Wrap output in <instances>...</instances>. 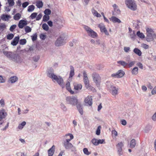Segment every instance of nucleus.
<instances>
[{
  "mask_svg": "<svg viewBox=\"0 0 156 156\" xmlns=\"http://www.w3.org/2000/svg\"><path fill=\"white\" fill-rule=\"evenodd\" d=\"M68 136H70V138L69 139H66V140L64 141V147L66 149H70L72 148L71 150L72 151H75L76 149L75 147L73 146L71 143L69 142L73 138L74 136L72 134L69 133L66 134L64 137Z\"/></svg>",
  "mask_w": 156,
  "mask_h": 156,
  "instance_id": "obj_1",
  "label": "nucleus"
},
{
  "mask_svg": "<svg viewBox=\"0 0 156 156\" xmlns=\"http://www.w3.org/2000/svg\"><path fill=\"white\" fill-rule=\"evenodd\" d=\"M48 76L52 79V80L54 81V80L56 81L58 84L60 85L62 88L65 87L63 79L60 76H58L53 73H49L48 74Z\"/></svg>",
  "mask_w": 156,
  "mask_h": 156,
  "instance_id": "obj_2",
  "label": "nucleus"
},
{
  "mask_svg": "<svg viewBox=\"0 0 156 156\" xmlns=\"http://www.w3.org/2000/svg\"><path fill=\"white\" fill-rule=\"evenodd\" d=\"M125 3L127 7L130 9L135 11L137 9V5L134 0H126Z\"/></svg>",
  "mask_w": 156,
  "mask_h": 156,
  "instance_id": "obj_3",
  "label": "nucleus"
},
{
  "mask_svg": "<svg viewBox=\"0 0 156 156\" xmlns=\"http://www.w3.org/2000/svg\"><path fill=\"white\" fill-rule=\"evenodd\" d=\"M3 53L7 57L11 58V59L14 61H17V59L19 58V56L16 54L13 53L11 52L3 51Z\"/></svg>",
  "mask_w": 156,
  "mask_h": 156,
  "instance_id": "obj_4",
  "label": "nucleus"
},
{
  "mask_svg": "<svg viewBox=\"0 0 156 156\" xmlns=\"http://www.w3.org/2000/svg\"><path fill=\"white\" fill-rule=\"evenodd\" d=\"M66 100L68 103L70 104L73 105H76V106L80 103L77 98L75 97H67L66 98Z\"/></svg>",
  "mask_w": 156,
  "mask_h": 156,
  "instance_id": "obj_5",
  "label": "nucleus"
},
{
  "mask_svg": "<svg viewBox=\"0 0 156 156\" xmlns=\"http://www.w3.org/2000/svg\"><path fill=\"white\" fill-rule=\"evenodd\" d=\"M94 82L97 86H99L101 81V77L97 73L94 72L92 75Z\"/></svg>",
  "mask_w": 156,
  "mask_h": 156,
  "instance_id": "obj_6",
  "label": "nucleus"
},
{
  "mask_svg": "<svg viewBox=\"0 0 156 156\" xmlns=\"http://www.w3.org/2000/svg\"><path fill=\"white\" fill-rule=\"evenodd\" d=\"M124 74L125 73L124 71L121 70H119L116 73L112 74L111 76L115 78H120L122 77Z\"/></svg>",
  "mask_w": 156,
  "mask_h": 156,
  "instance_id": "obj_7",
  "label": "nucleus"
},
{
  "mask_svg": "<svg viewBox=\"0 0 156 156\" xmlns=\"http://www.w3.org/2000/svg\"><path fill=\"white\" fill-rule=\"evenodd\" d=\"M86 105L89 106H91L92 104V99L91 96H88L86 97L84 101Z\"/></svg>",
  "mask_w": 156,
  "mask_h": 156,
  "instance_id": "obj_8",
  "label": "nucleus"
},
{
  "mask_svg": "<svg viewBox=\"0 0 156 156\" xmlns=\"http://www.w3.org/2000/svg\"><path fill=\"white\" fill-rule=\"evenodd\" d=\"M64 39L63 38L60 37L56 41L55 43V45L57 46L62 45L64 44Z\"/></svg>",
  "mask_w": 156,
  "mask_h": 156,
  "instance_id": "obj_9",
  "label": "nucleus"
},
{
  "mask_svg": "<svg viewBox=\"0 0 156 156\" xmlns=\"http://www.w3.org/2000/svg\"><path fill=\"white\" fill-rule=\"evenodd\" d=\"M98 27L100 28L101 32H104L107 35H108V33L105 26L103 24H99L98 25Z\"/></svg>",
  "mask_w": 156,
  "mask_h": 156,
  "instance_id": "obj_10",
  "label": "nucleus"
},
{
  "mask_svg": "<svg viewBox=\"0 0 156 156\" xmlns=\"http://www.w3.org/2000/svg\"><path fill=\"white\" fill-rule=\"evenodd\" d=\"M27 24V21L24 20H20L19 22L18 26L19 28L22 29Z\"/></svg>",
  "mask_w": 156,
  "mask_h": 156,
  "instance_id": "obj_11",
  "label": "nucleus"
},
{
  "mask_svg": "<svg viewBox=\"0 0 156 156\" xmlns=\"http://www.w3.org/2000/svg\"><path fill=\"white\" fill-rule=\"evenodd\" d=\"M7 115V113L5 110L2 109L0 110V121L5 118Z\"/></svg>",
  "mask_w": 156,
  "mask_h": 156,
  "instance_id": "obj_12",
  "label": "nucleus"
},
{
  "mask_svg": "<svg viewBox=\"0 0 156 156\" xmlns=\"http://www.w3.org/2000/svg\"><path fill=\"white\" fill-rule=\"evenodd\" d=\"M118 88H116V87L114 86H111L110 88L112 94L113 95H115L117 94L118 93Z\"/></svg>",
  "mask_w": 156,
  "mask_h": 156,
  "instance_id": "obj_13",
  "label": "nucleus"
},
{
  "mask_svg": "<svg viewBox=\"0 0 156 156\" xmlns=\"http://www.w3.org/2000/svg\"><path fill=\"white\" fill-rule=\"evenodd\" d=\"M55 151V146L53 145L48 150V156H52Z\"/></svg>",
  "mask_w": 156,
  "mask_h": 156,
  "instance_id": "obj_14",
  "label": "nucleus"
},
{
  "mask_svg": "<svg viewBox=\"0 0 156 156\" xmlns=\"http://www.w3.org/2000/svg\"><path fill=\"white\" fill-rule=\"evenodd\" d=\"M19 40V36L15 37L13 40L12 41L11 44L13 46H16L18 43Z\"/></svg>",
  "mask_w": 156,
  "mask_h": 156,
  "instance_id": "obj_15",
  "label": "nucleus"
},
{
  "mask_svg": "<svg viewBox=\"0 0 156 156\" xmlns=\"http://www.w3.org/2000/svg\"><path fill=\"white\" fill-rule=\"evenodd\" d=\"M11 16L9 15L3 14L1 16V19L2 20L5 21H8L9 19L11 18Z\"/></svg>",
  "mask_w": 156,
  "mask_h": 156,
  "instance_id": "obj_16",
  "label": "nucleus"
},
{
  "mask_svg": "<svg viewBox=\"0 0 156 156\" xmlns=\"http://www.w3.org/2000/svg\"><path fill=\"white\" fill-rule=\"evenodd\" d=\"M74 89L76 90H81L82 87V85L80 83H74Z\"/></svg>",
  "mask_w": 156,
  "mask_h": 156,
  "instance_id": "obj_17",
  "label": "nucleus"
},
{
  "mask_svg": "<svg viewBox=\"0 0 156 156\" xmlns=\"http://www.w3.org/2000/svg\"><path fill=\"white\" fill-rule=\"evenodd\" d=\"M147 34L148 37H152L153 34L154 33V31L151 28H147L146 29Z\"/></svg>",
  "mask_w": 156,
  "mask_h": 156,
  "instance_id": "obj_18",
  "label": "nucleus"
},
{
  "mask_svg": "<svg viewBox=\"0 0 156 156\" xmlns=\"http://www.w3.org/2000/svg\"><path fill=\"white\" fill-rule=\"evenodd\" d=\"M66 89L71 94H73L74 92L71 89L70 86V83L69 82H67L66 84Z\"/></svg>",
  "mask_w": 156,
  "mask_h": 156,
  "instance_id": "obj_19",
  "label": "nucleus"
},
{
  "mask_svg": "<svg viewBox=\"0 0 156 156\" xmlns=\"http://www.w3.org/2000/svg\"><path fill=\"white\" fill-rule=\"evenodd\" d=\"M87 34L89 36L93 38L96 37L98 35L97 33L92 30L89 31Z\"/></svg>",
  "mask_w": 156,
  "mask_h": 156,
  "instance_id": "obj_20",
  "label": "nucleus"
},
{
  "mask_svg": "<svg viewBox=\"0 0 156 156\" xmlns=\"http://www.w3.org/2000/svg\"><path fill=\"white\" fill-rule=\"evenodd\" d=\"M76 106L79 113L81 115H83V111L82 105L79 103Z\"/></svg>",
  "mask_w": 156,
  "mask_h": 156,
  "instance_id": "obj_21",
  "label": "nucleus"
},
{
  "mask_svg": "<svg viewBox=\"0 0 156 156\" xmlns=\"http://www.w3.org/2000/svg\"><path fill=\"white\" fill-rule=\"evenodd\" d=\"M117 63L122 66H123L124 68H128V63H126L125 62L123 61H119L117 62Z\"/></svg>",
  "mask_w": 156,
  "mask_h": 156,
  "instance_id": "obj_22",
  "label": "nucleus"
},
{
  "mask_svg": "<svg viewBox=\"0 0 156 156\" xmlns=\"http://www.w3.org/2000/svg\"><path fill=\"white\" fill-rule=\"evenodd\" d=\"M70 71L69 73V78H72L74 75V67L72 66H70Z\"/></svg>",
  "mask_w": 156,
  "mask_h": 156,
  "instance_id": "obj_23",
  "label": "nucleus"
},
{
  "mask_svg": "<svg viewBox=\"0 0 156 156\" xmlns=\"http://www.w3.org/2000/svg\"><path fill=\"white\" fill-rule=\"evenodd\" d=\"M91 11L93 15L94 16H96L98 17H101V15L96 10H95L94 8L92 9Z\"/></svg>",
  "mask_w": 156,
  "mask_h": 156,
  "instance_id": "obj_24",
  "label": "nucleus"
},
{
  "mask_svg": "<svg viewBox=\"0 0 156 156\" xmlns=\"http://www.w3.org/2000/svg\"><path fill=\"white\" fill-rule=\"evenodd\" d=\"M110 20L114 23H120L121 22V21L119 19L114 16L112 17Z\"/></svg>",
  "mask_w": 156,
  "mask_h": 156,
  "instance_id": "obj_25",
  "label": "nucleus"
},
{
  "mask_svg": "<svg viewBox=\"0 0 156 156\" xmlns=\"http://www.w3.org/2000/svg\"><path fill=\"white\" fill-rule=\"evenodd\" d=\"M133 52L139 56H141L142 55V52L141 51L137 48H135L133 50Z\"/></svg>",
  "mask_w": 156,
  "mask_h": 156,
  "instance_id": "obj_26",
  "label": "nucleus"
},
{
  "mask_svg": "<svg viewBox=\"0 0 156 156\" xmlns=\"http://www.w3.org/2000/svg\"><path fill=\"white\" fill-rule=\"evenodd\" d=\"M36 5L39 8H41L43 7V3L41 1L39 0L36 2Z\"/></svg>",
  "mask_w": 156,
  "mask_h": 156,
  "instance_id": "obj_27",
  "label": "nucleus"
},
{
  "mask_svg": "<svg viewBox=\"0 0 156 156\" xmlns=\"http://www.w3.org/2000/svg\"><path fill=\"white\" fill-rule=\"evenodd\" d=\"M21 15L20 13L16 14L13 16V19L16 20H19L21 18Z\"/></svg>",
  "mask_w": 156,
  "mask_h": 156,
  "instance_id": "obj_28",
  "label": "nucleus"
},
{
  "mask_svg": "<svg viewBox=\"0 0 156 156\" xmlns=\"http://www.w3.org/2000/svg\"><path fill=\"white\" fill-rule=\"evenodd\" d=\"M133 75H136L138 73V68L137 67H135L131 71Z\"/></svg>",
  "mask_w": 156,
  "mask_h": 156,
  "instance_id": "obj_29",
  "label": "nucleus"
},
{
  "mask_svg": "<svg viewBox=\"0 0 156 156\" xmlns=\"http://www.w3.org/2000/svg\"><path fill=\"white\" fill-rule=\"evenodd\" d=\"M18 78L16 76H13L10 78V80L12 83H14L17 81Z\"/></svg>",
  "mask_w": 156,
  "mask_h": 156,
  "instance_id": "obj_30",
  "label": "nucleus"
},
{
  "mask_svg": "<svg viewBox=\"0 0 156 156\" xmlns=\"http://www.w3.org/2000/svg\"><path fill=\"white\" fill-rule=\"evenodd\" d=\"M136 145L135 140L133 139L131 140V141L130 146L131 148H133L135 147Z\"/></svg>",
  "mask_w": 156,
  "mask_h": 156,
  "instance_id": "obj_31",
  "label": "nucleus"
},
{
  "mask_svg": "<svg viewBox=\"0 0 156 156\" xmlns=\"http://www.w3.org/2000/svg\"><path fill=\"white\" fill-rule=\"evenodd\" d=\"M136 34L137 36L140 38L143 39L145 37L144 35L141 33H140V31H138L137 33Z\"/></svg>",
  "mask_w": 156,
  "mask_h": 156,
  "instance_id": "obj_32",
  "label": "nucleus"
},
{
  "mask_svg": "<svg viewBox=\"0 0 156 156\" xmlns=\"http://www.w3.org/2000/svg\"><path fill=\"white\" fill-rule=\"evenodd\" d=\"M35 9L34 6L33 5L29 6L27 9V11L29 12H31L33 11Z\"/></svg>",
  "mask_w": 156,
  "mask_h": 156,
  "instance_id": "obj_33",
  "label": "nucleus"
},
{
  "mask_svg": "<svg viewBox=\"0 0 156 156\" xmlns=\"http://www.w3.org/2000/svg\"><path fill=\"white\" fill-rule=\"evenodd\" d=\"M86 87L88 90L92 91L94 92L95 90V89L92 86L90 85V84L89 85V86H87Z\"/></svg>",
  "mask_w": 156,
  "mask_h": 156,
  "instance_id": "obj_34",
  "label": "nucleus"
},
{
  "mask_svg": "<svg viewBox=\"0 0 156 156\" xmlns=\"http://www.w3.org/2000/svg\"><path fill=\"white\" fill-rule=\"evenodd\" d=\"M26 122L25 121H23L18 126V128L19 129H22L24 126L26 125Z\"/></svg>",
  "mask_w": 156,
  "mask_h": 156,
  "instance_id": "obj_35",
  "label": "nucleus"
},
{
  "mask_svg": "<svg viewBox=\"0 0 156 156\" xmlns=\"http://www.w3.org/2000/svg\"><path fill=\"white\" fill-rule=\"evenodd\" d=\"M83 82H84V84H85V87L87 86H89V85L90 84L88 78L83 79Z\"/></svg>",
  "mask_w": 156,
  "mask_h": 156,
  "instance_id": "obj_36",
  "label": "nucleus"
},
{
  "mask_svg": "<svg viewBox=\"0 0 156 156\" xmlns=\"http://www.w3.org/2000/svg\"><path fill=\"white\" fill-rule=\"evenodd\" d=\"M92 143L95 146H97L98 145V140L95 138H93L91 140Z\"/></svg>",
  "mask_w": 156,
  "mask_h": 156,
  "instance_id": "obj_37",
  "label": "nucleus"
},
{
  "mask_svg": "<svg viewBox=\"0 0 156 156\" xmlns=\"http://www.w3.org/2000/svg\"><path fill=\"white\" fill-rule=\"evenodd\" d=\"M14 35L12 34H9L7 35V38L8 40H11L14 37Z\"/></svg>",
  "mask_w": 156,
  "mask_h": 156,
  "instance_id": "obj_38",
  "label": "nucleus"
},
{
  "mask_svg": "<svg viewBox=\"0 0 156 156\" xmlns=\"http://www.w3.org/2000/svg\"><path fill=\"white\" fill-rule=\"evenodd\" d=\"M7 1L9 6H13L15 4L13 0H7Z\"/></svg>",
  "mask_w": 156,
  "mask_h": 156,
  "instance_id": "obj_39",
  "label": "nucleus"
},
{
  "mask_svg": "<svg viewBox=\"0 0 156 156\" xmlns=\"http://www.w3.org/2000/svg\"><path fill=\"white\" fill-rule=\"evenodd\" d=\"M42 28L46 31H47L49 29V27L48 25L46 23H44L42 26Z\"/></svg>",
  "mask_w": 156,
  "mask_h": 156,
  "instance_id": "obj_40",
  "label": "nucleus"
},
{
  "mask_svg": "<svg viewBox=\"0 0 156 156\" xmlns=\"http://www.w3.org/2000/svg\"><path fill=\"white\" fill-rule=\"evenodd\" d=\"M130 36L131 38L133 40H134L135 39L136 35L134 31L133 32V33H131L130 34Z\"/></svg>",
  "mask_w": 156,
  "mask_h": 156,
  "instance_id": "obj_41",
  "label": "nucleus"
},
{
  "mask_svg": "<svg viewBox=\"0 0 156 156\" xmlns=\"http://www.w3.org/2000/svg\"><path fill=\"white\" fill-rule=\"evenodd\" d=\"M25 30L27 33H28L31 31V29L30 27L27 26L25 27Z\"/></svg>",
  "mask_w": 156,
  "mask_h": 156,
  "instance_id": "obj_42",
  "label": "nucleus"
},
{
  "mask_svg": "<svg viewBox=\"0 0 156 156\" xmlns=\"http://www.w3.org/2000/svg\"><path fill=\"white\" fill-rule=\"evenodd\" d=\"M51 12L50 9H46L44 11V13L46 15H49L51 13Z\"/></svg>",
  "mask_w": 156,
  "mask_h": 156,
  "instance_id": "obj_43",
  "label": "nucleus"
},
{
  "mask_svg": "<svg viewBox=\"0 0 156 156\" xmlns=\"http://www.w3.org/2000/svg\"><path fill=\"white\" fill-rule=\"evenodd\" d=\"M49 19V16L48 15H44L43 17V20L44 21L46 22L48 21Z\"/></svg>",
  "mask_w": 156,
  "mask_h": 156,
  "instance_id": "obj_44",
  "label": "nucleus"
},
{
  "mask_svg": "<svg viewBox=\"0 0 156 156\" xmlns=\"http://www.w3.org/2000/svg\"><path fill=\"white\" fill-rule=\"evenodd\" d=\"M37 15V13L36 12H33L31 14L30 16V18L32 19H33L36 18Z\"/></svg>",
  "mask_w": 156,
  "mask_h": 156,
  "instance_id": "obj_45",
  "label": "nucleus"
},
{
  "mask_svg": "<svg viewBox=\"0 0 156 156\" xmlns=\"http://www.w3.org/2000/svg\"><path fill=\"white\" fill-rule=\"evenodd\" d=\"M83 152L84 154L89 155L90 154V152H89L87 148H84L83 149Z\"/></svg>",
  "mask_w": 156,
  "mask_h": 156,
  "instance_id": "obj_46",
  "label": "nucleus"
},
{
  "mask_svg": "<svg viewBox=\"0 0 156 156\" xmlns=\"http://www.w3.org/2000/svg\"><path fill=\"white\" fill-rule=\"evenodd\" d=\"M101 126H99L98 128L97 129L96 131V134L98 135H99L101 133Z\"/></svg>",
  "mask_w": 156,
  "mask_h": 156,
  "instance_id": "obj_47",
  "label": "nucleus"
},
{
  "mask_svg": "<svg viewBox=\"0 0 156 156\" xmlns=\"http://www.w3.org/2000/svg\"><path fill=\"white\" fill-rule=\"evenodd\" d=\"M84 28L85 30L87 32V33H88V32L92 30L90 27L87 26H84Z\"/></svg>",
  "mask_w": 156,
  "mask_h": 156,
  "instance_id": "obj_48",
  "label": "nucleus"
},
{
  "mask_svg": "<svg viewBox=\"0 0 156 156\" xmlns=\"http://www.w3.org/2000/svg\"><path fill=\"white\" fill-rule=\"evenodd\" d=\"M16 27V25L15 24L11 26L9 28L11 32H13Z\"/></svg>",
  "mask_w": 156,
  "mask_h": 156,
  "instance_id": "obj_49",
  "label": "nucleus"
},
{
  "mask_svg": "<svg viewBox=\"0 0 156 156\" xmlns=\"http://www.w3.org/2000/svg\"><path fill=\"white\" fill-rule=\"evenodd\" d=\"M27 41L25 39H22L20 41V44L21 45L25 44L26 43Z\"/></svg>",
  "mask_w": 156,
  "mask_h": 156,
  "instance_id": "obj_50",
  "label": "nucleus"
},
{
  "mask_svg": "<svg viewBox=\"0 0 156 156\" xmlns=\"http://www.w3.org/2000/svg\"><path fill=\"white\" fill-rule=\"evenodd\" d=\"M135 63V61H132L128 63V67L130 68L133 66Z\"/></svg>",
  "mask_w": 156,
  "mask_h": 156,
  "instance_id": "obj_51",
  "label": "nucleus"
},
{
  "mask_svg": "<svg viewBox=\"0 0 156 156\" xmlns=\"http://www.w3.org/2000/svg\"><path fill=\"white\" fill-rule=\"evenodd\" d=\"M141 46L145 49H147L149 48V46L148 45L144 43H143L141 44Z\"/></svg>",
  "mask_w": 156,
  "mask_h": 156,
  "instance_id": "obj_52",
  "label": "nucleus"
},
{
  "mask_svg": "<svg viewBox=\"0 0 156 156\" xmlns=\"http://www.w3.org/2000/svg\"><path fill=\"white\" fill-rule=\"evenodd\" d=\"M6 27V25L5 23H1L0 25V30H4Z\"/></svg>",
  "mask_w": 156,
  "mask_h": 156,
  "instance_id": "obj_53",
  "label": "nucleus"
},
{
  "mask_svg": "<svg viewBox=\"0 0 156 156\" xmlns=\"http://www.w3.org/2000/svg\"><path fill=\"white\" fill-rule=\"evenodd\" d=\"M42 16V15L41 13H40L38 15L36 16V20H40Z\"/></svg>",
  "mask_w": 156,
  "mask_h": 156,
  "instance_id": "obj_54",
  "label": "nucleus"
},
{
  "mask_svg": "<svg viewBox=\"0 0 156 156\" xmlns=\"http://www.w3.org/2000/svg\"><path fill=\"white\" fill-rule=\"evenodd\" d=\"M29 3L27 2H25L23 3L22 4V7L23 8H25L27 7L29 5Z\"/></svg>",
  "mask_w": 156,
  "mask_h": 156,
  "instance_id": "obj_55",
  "label": "nucleus"
},
{
  "mask_svg": "<svg viewBox=\"0 0 156 156\" xmlns=\"http://www.w3.org/2000/svg\"><path fill=\"white\" fill-rule=\"evenodd\" d=\"M39 57L38 56H35L33 57V59L35 62H37L39 59Z\"/></svg>",
  "mask_w": 156,
  "mask_h": 156,
  "instance_id": "obj_56",
  "label": "nucleus"
},
{
  "mask_svg": "<svg viewBox=\"0 0 156 156\" xmlns=\"http://www.w3.org/2000/svg\"><path fill=\"white\" fill-rule=\"evenodd\" d=\"M98 144H102L105 143V140L104 139H100L99 140H98Z\"/></svg>",
  "mask_w": 156,
  "mask_h": 156,
  "instance_id": "obj_57",
  "label": "nucleus"
},
{
  "mask_svg": "<svg viewBox=\"0 0 156 156\" xmlns=\"http://www.w3.org/2000/svg\"><path fill=\"white\" fill-rule=\"evenodd\" d=\"M112 136H116L117 135V132L115 130H112Z\"/></svg>",
  "mask_w": 156,
  "mask_h": 156,
  "instance_id": "obj_58",
  "label": "nucleus"
},
{
  "mask_svg": "<svg viewBox=\"0 0 156 156\" xmlns=\"http://www.w3.org/2000/svg\"><path fill=\"white\" fill-rule=\"evenodd\" d=\"M136 65L138 66L140 69H143V66L142 64L140 62H138L137 63Z\"/></svg>",
  "mask_w": 156,
  "mask_h": 156,
  "instance_id": "obj_59",
  "label": "nucleus"
},
{
  "mask_svg": "<svg viewBox=\"0 0 156 156\" xmlns=\"http://www.w3.org/2000/svg\"><path fill=\"white\" fill-rule=\"evenodd\" d=\"M151 94H156V86L154 87V89L152 90Z\"/></svg>",
  "mask_w": 156,
  "mask_h": 156,
  "instance_id": "obj_60",
  "label": "nucleus"
},
{
  "mask_svg": "<svg viewBox=\"0 0 156 156\" xmlns=\"http://www.w3.org/2000/svg\"><path fill=\"white\" fill-rule=\"evenodd\" d=\"M40 38L42 40H44L46 36L43 34H41L40 35Z\"/></svg>",
  "mask_w": 156,
  "mask_h": 156,
  "instance_id": "obj_61",
  "label": "nucleus"
},
{
  "mask_svg": "<svg viewBox=\"0 0 156 156\" xmlns=\"http://www.w3.org/2000/svg\"><path fill=\"white\" fill-rule=\"evenodd\" d=\"M83 79H87L88 78L87 76V74L86 72L84 71L83 73Z\"/></svg>",
  "mask_w": 156,
  "mask_h": 156,
  "instance_id": "obj_62",
  "label": "nucleus"
},
{
  "mask_svg": "<svg viewBox=\"0 0 156 156\" xmlns=\"http://www.w3.org/2000/svg\"><path fill=\"white\" fill-rule=\"evenodd\" d=\"M124 50L125 52H127L130 50V48L129 47H124Z\"/></svg>",
  "mask_w": 156,
  "mask_h": 156,
  "instance_id": "obj_63",
  "label": "nucleus"
},
{
  "mask_svg": "<svg viewBox=\"0 0 156 156\" xmlns=\"http://www.w3.org/2000/svg\"><path fill=\"white\" fill-rule=\"evenodd\" d=\"M152 118L153 120L154 121H156V112L153 115Z\"/></svg>",
  "mask_w": 156,
  "mask_h": 156,
  "instance_id": "obj_64",
  "label": "nucleus"
}]
</instances>
